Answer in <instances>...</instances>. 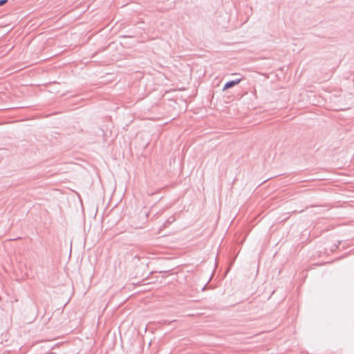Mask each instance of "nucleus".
Wrapping results in <instances>:
<instances>
[{
    "label": "nucleus",
    "mask_w": 354,
    "mask_h": 354,
    "mask_svg": "<svg viewBox=\"0 0 354 354\" xmlns=\"http://www.w3.org/2000/svg\"><path fill=\"white\" fill-rule=\"evenodd\" d=\"M7 2H8V0H0V6L4 5Z\"/></svg>",
    "instance_id": "7ed1b4c3"
},
{
    "label": "nucleus",
    "mask_w": 354,
    "mask_h": 354,
    "mask_svg": "<svg viewBox=\"0 0 354 354\" xmlns=\"http://www.w3.org/2000/svg\"><path fill=\"white\" fill-rule=\"evenodd\" d=\"M241 79H236V80L229 81L225 84L223 90L225 91L228 88H230L237 85L238 84H239L241 82Z\"/></svg>",
    "instance_id": "f257e3e1"
},
{
    "label": "nucleus",
    "mask_w": 354,
    "mask_h": 354,
    "mask_svg": "<svg viewBox=\"0 0 354 354\" xmlns=\"http://www.w3.org/2000/svg\"><path fill=\"white\" fill-rule=\"evenodd\" d=\"M176 220V218L175 216L173 215V216H169L167 221L162 224V227H167L169 224L172 223L173 222H174Z\"/></svg>",
    "instance_id": "f03ea898"
}]
</instances>
